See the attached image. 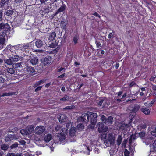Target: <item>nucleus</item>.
<instances>
[{
    "mask_svg": "<svg viewBox=\"0 0 156 156\" xmlns=\"http://www.w3.org/2000/svg\"><path fill=\"white\" fill-rule=\"evenodd\" d=\"M131 117L129 118L128 124L119 123L117 125L119 131H122L124 133H126L129 129V127L131 126L132 122Z\"/></svg>",
    "mask_w": 156,
    "mask_h": 156,
    "instance_id": "nucleus-1",
    "label": "nucleus"
},
{
    "mask_svg": "<svg viewBox=\"0 0 156 156\" xmlns=\"http://www.w3.org/2000/svg\"><path fill=\"white\" fill-rule=\"evenodd\" d=\"M89 114V121L90 123L93 125V127H94V125L95 124L97 121V118L98 114L96 113H93L88 112Z\"/></svg>",
    "mask_w": 156,
    "mask_h": 156,
    "instance_id": "nucleus-2",
    "label": "nucleus"
},
{
    "mask_svg": "<svg viewBox=\"0 0 156 156\" xmlns=\"http://www.w3.org/2000/svg\"><path fill=\"white\" fill-rule=\"evenodd\" d=\"M101 119L103 122L108 125H111L113 122V117L109 116L107 119L104 115H102L101 117Z\"/></svg>",
    "mask_w": 156,
    "mask_h": 156,
    "instance_id": "nucleus-3",
    "label": "nucleus"
},
{
    "mask_svg": "<svg viewBox=\"0 0 156 156\" xmlns=\"http://www.w3.org/2000/svg\"><path fill=\"white\" fill-rule=\"evenodd\" d=\"M61 131H62L58 134V137L60 141H62L65 139L66 135L67 132V129L63 128H62Z\"/></svg>",
    "mask_w": 156,
    "mask_h": 156,
    "instance_id": "nucleus-4",
    "label": "nucleus"
},
{
    "mask_svg": "<svg viewBox=\"0 0 156 156\" xmlns=\"http://www.w3.org/2000/svg\"><path fill=\"white\" fill-rule=\"evenodd\" d=\"M45 130V128L44 126H39L35 128L34 132L36 134L41 135L44 132Z\"/></svg>",
    "mask_w": 156,
    "mask_h": 156,
    "instance_id": "nucleus-5",
    "label": "nucleus"
},
{
    "mask_svg": "<svg viewBox=\"0 0 156 156\" xmlns=\"http://www.w3.org/2000/svg\"><path fill=\"white\" fill-rule=\"evenodd\" d=\"M78 120H80L82 122H83L87 123L89 121V114L88 113V112L86 113H84L82 114L80 118H78Z\"/></svg>",
    "mask_w": 156,
    "mask_h": 156,
    "instance_id": "nucleus-6",
    "label": "nucleus"
},
{
    "mask_svg": "<svg viewBox=\"0 0 156 156\" xmlns=\"http://www.w3.org/2000/svg\"><path fill=\"white\" fill-rule=\"evenodd\" d=\"M115 137L113 134L110 133L108 135V140L109 141L110 144L113 145L115 142Z\"/></svg>",
    "mask_w": 156,
    "mask_h": 156,
    "instance_id": "nucleus-7",
    "label": "nucleus"
},
{
    "mask_svg": "<svg viewBox=\"0 0 156 156\" xmlns=\"http://www.w3.org/2000/svg\"><path fill=\"white\" fill-rule=\"evenodd\" d=\"M45 42L39 39L37 40L35 42V46L38 48H41L44 45Z\"/></svg>",
    "mask_w": 156,
    "mask_h": 156,
    "instance_id": "nucleus-8",
    "label": "nucleus"
},
{
    "mask_svg": "<svg viewBox=\"0 0 156 156\" xmlns=\"http://www.w3.org/2000/svg\"><path fill=\"white\" fill-rule=\"evenodd\" d=\"M68 120L67 116L64 114H61L59 119V122L62 123L67 122Z\"/></svg>",
    "mask_w": 156,
    "mask_h": 156,
    "instance_id": "nucleus-9",
    "label": "nucleus"
},
{
    "mask_svg": "<svg viewBox=\"0 0 156 156\" xmlns=\"http://www.w3.org/2000/svg\"><path fill=\"white\" fill-rule=\"evenodd\" d=\"M153 141V138L152 137L148 136V138L143 140V142L145 143L146 145H148L151 144Z\"/></svg>",
    "mask_w": 156,
    "mask_h": 156,
    "instance_id": "nucleus-10",
    "label": "nucleus"
},
{
    "mask_svg": "<svg viewBox=\"0 0 156 156\" xmlns=\"http://www.w3.org/2000/svg\"><path fill=\"white\" fill-rule=\"evenodd\" d=\"M150 131L152 135L156 137V126H152L150 128Z\"/></svg>",
    "mask_w": 156,
    "mask_h": 156,
    "instance_id": "nucleus-11",
    "label": "nucleus"
},
{
    "mask_svg": "<svg viewBox=\"0 0 156 156\" xmlns=\"http://www.w3.org/2000/svg\"><path fill=\"white\" fill-rule=\"evenodd\" d=\"M98 130L99 132H105V129L104 125L101 122H99L98 124Z\"/></svg>",
    "mask_w": 156,
    "mask_h": 156,
    "instance_id": "nucleus-12",
    "label": "nucleus"
},
{
    "mask_svg": "<svg viewBox=\"0 0 156 156\" xmlns=\"http://www.w3.org/2000/svg\"><path fill=\"white\" fill-rule=\"evenodd\" d=\"M5 38L0 37V50L3 49L5 46L6 44H5Z\"/></svg>",
    "mask_w": 156,
    "mask_h": 156,
    "instance_id": "nucleus-13",
    "label": "nucleus"
},
{
    "mask_svg": "<svg viewBox=\"0 0 156 156\" xmlns=\"http://www.w3.org/2000/svg\"><path fill=\"white\" fill-rule=\"evenodd\" d=\"M53 138V136L51 134H48L45 136L44 140L46 143L49 142Z\"/></svg>",
    "mask_w": 156,
    "mask_h": 156,
    "instance_id": "nucleus-14",
    "label": "nucleus"
},
{
    "mask_svg": "<svg viewBox=\"0 0 156 156\" xmlns=\"http://www.w3.org/2000/svg\"><path fill=\"white\" fill-rule=\"evenodd\" d=\"M27 133H28V135L32 133L34 130L33 126L31 125L28 126L25 129Z\"/></svg>",
    "mask_w": 156,
    "mask_h": 156,
    "instance_id": "nucleus-15",
    "label": "nucleus"
},
{
    "mask_svg": "<svg viewBox=\"0 0 156 156\" xmlns=\"http://www.w3.org/2000/svg\"><path fill=\"white\" fill-rule=\"evenodd\" d=\"M25 69L27 72L34 73L35 72V69L34 67L30 66H27L25 68Z\"/></svg>",
    "mask_w": 156,
    "mask_h": 156,
    "instance_id": "nucleus-16",
    "label": "nucleus"
},
{
    "mask_svg": "<svg viewBox=\"0 0 156 156\" xmlns=\"http://www.w3.org/2000/svg\"><path fill=\"white\" fill-rule=\"evenodd\" d=\"M12 58L11 57H9V58L5 59L4 58V63L5 64H6L7 65H10L12 64L13 63L12 61Z\"/></svg>",
    "mask_w": 156,
    "mask_h": 156,
    "instance_id": "nucleus-17",
    "label": "nucleus"
},
{
    "mask_svg": "<svg viewBox=\"0 0 156 156\" xmlns=\"http://www.w3.org/2000/svg\"><path fill=\"white\" fill-rule=\"evenodd\" d=\"M140 111L142 112L146 115H149L150 113V111L148 109L143 107H142L140 109Z\"/></svg>",
    "mask_w": 156,
    "mask_h": 156,
    "instance_id": "nucleus-18",
    "label": "nucleus"
},
{
    "mask_svg": "<svg viewBox=\"0 0 156 156\" xmlns=\"http://www.w3.org/2000/svg\"><path fill=\"white\" fill-rule=\"evenodd\" d=\"M9 0H1L0 1L1 7H4L6 5H7L9 3Z\"/></svg>",
    "mask_w": 156,
    "mask_h": 156,
    "instance_id": "nucleus-19",
    "label": "nucleus"
},
{
    "mask_svg": "<svg viewBox=\"0 0 156 156\" xmlns=\"http://www.w3.org/2000/svg\"><path fill=\"white\" fill-rule=\"evenodd\" d=\"M30 62L33 65H35L38 64V59L37 57H34L31 59Z\"/></svg>",
    "mask_w": 156,
    "mask_h": 156,
    "instance_id": "nucleus-20",
    "label": "nucleus"
},
{
    "mask_svg": "<svg viewBox=\"0 0 156 156\" xmlns=\"http://www.w3.org/2000/svg\"><path fill=\"white\" fill-rule=\"evenodd\" d=\"M140 109V106L138 104H135L134 106L132 109V111L133 112L136 113Z\"/></svg>",
    "mask_w": 156,
    "mask_h": 156,
    "instance_id": "nucleus-21",
    "label": "nucleus"
},
{
    "mask_svg": "<svg viewBox=\"0 0 156 156\" xmlns=\"http://www.w3.org/2000/svg\"><path fill=\"white\" fill-rule=\"evenodd\" d=\"M51 62V58L49 57H45L44 60V66H46L50 63Z\"/></svg>",
    "mask_w": 156,
    "mask_h": 156,
    "instance_id": "nucleus-22",
    "label": "nucleus"
},
{
    "mask_svg": "<svg viewBox=\"0 0 156 156\" xmlns=\"http://www.w3.org/2000/svg\"><path fill=\"white\" fill-rule=\"evenodd\" d=\"M13 63L16 62L18 61L20 58V56L18 55H15L11 57Z\"/></svg>",
    "mask_w": 156,
    "mask_h": 156,
    "instance_id": "nucleus-23",
    "label": "nucleus"
},
{
    "mask_svg": "<svg viewBox=\"0 0 156 156\" xmlns=\"http://www.w3.org/2000/svg\"><path fill=\"white\" fill-rule=\"evenodd\" d=\"M56 36V34L55 32H53L51 33L49 35V39L51 41L53 40Z\"/></svg>",
    "mask_w": 156,
    "mask_h": 156,
    "instance_id": "nucleus-24",
    "label": "nucleus"
},
{
    "mask_svg": "<svg viewBox=\"0 0 156 156\" xmlns=\"http://www.w3.org/2000/svg\"><path fill=\"white\" fill-rule=\"evenodd\" d=\"M76 128L74 127L71 128L69 131V135L71 136H74L75 135Z\"/></svg>",
    "mask_w": 156,
    "mask_h": 156,
    "instance_id": "nucleus-25",
    "label": "nucleus"
},
{
    "mask_svg": "<svg viewBox=\"0 0 156 156\" xmlns=\"http://www.w3.org/2000/svg\"><path fill=\"white\" fill-rule=\"evenodd\" d=\"M6 71L9 73L11 74H14L15 73V70L13 68H7L6 69Z\"/></svg>",
    "mask_w": 156,
    "mask_h": 156,
    "instance_id": "nucleus-26",
    "label": "nucleus"
},
{
    "mask_svg": "<svg viewBox=\"0 0 156 156\" xmlns=\"http://www.w3.org/2000/svg\"><path fill=\"white\" fill-rule=\"evenodd\" d=\"M66 21L64 20L61 21L60 24L61 27L62 29H65L66 28Z\"/></svg>",
    "mask_w": 156,
    "mask_h": 156,
    "instance_id": "nucleus-27",
    "label": "nucleus"
},
{
    "mask_svg": "<svg viewBox=\"0 0 156 156\" xmlns=\"http://www.w3.org/2000/svg\"><path fill=\"white\" fill-rule=\"evenodd\" d=\"M23 62H22L20 63H17L16 64H15L14 65L16 68H22L23 67Z\"/></svg>",
    "mask_w": 156,
    "mask_h": 156,
    "instance_id": "nucleus-28",
    "label": "nucleus"
},
{
    "mask_svg": "<svg viewBox=\"0 0 156 156\" xmlns=\"http://www.w3.org/2000/svg\"><path fill=\"white\" fill-rule=\"evenodd\" d=\"M66 123H65L63 124L64 126H66V128H63V129H67V132H68V129L70 127V124H71V122H69V121H67V122H66Z\"/></svg>",
    "mask_w": 156,
    "mask_h": 156,
    "instance_id": "nucleus-29",
    "label": "nucleus"
},
{
    "mask_svg": "<svg viewBox=\"0 0 156 156\" xmlns=\"http://www.w3.org/2000/svg\"><path fill=\"white\" fill-rule=\"evenodd\" d=\"M122 141V137L121 136L119 135L117 140V144L119 146L121 143Z\"/></svg>",
    "mask_w": 156,
    "mask_h": 156,
    "instance_id": "nucleus-30",
    "label": "nucleus"
},
{
    "mask_svg": "<svg viewBox=\"0 0 156 156\" xmlns=\"http://www.w3.org/2000/svg\"><path fill=\"white\" fill-rule=\"evenodd\" d=\"M65 9V6L64 5H62L57 11V13L64 11Z\"/></svg>",
    "mask_w": 156,
    "mask_h": 156,
    "instance_id": "nucleus-31",
    "label": "nucleus"
},
{
    "mask_svg": "<svg viewBox=\"0 0 156 156\" xmlns=\"http://www.w3.org/2000/svg\"><path fill=\"white\" fill-rule=\"evenodd\" d=\"M77 128L80 131L84 129L83 125V124L80 123L78 124Z\"/></svg>",
    "mask_w": 156,
    "mask_h": 156,
    "instance_id": "nucleus-32",
    "label": "nucleus"
},
{
    "mask_svg": "<svg viewBox=\"0 0 156 156\" xmlns=\"http://www.w3.org/2000/svg\"><path fill=\"white\" fill-rule=\"evenodd\" d=\"M13 12V11L12 10H7L5 12V13L7 16L12 15Z\"/></svg>",
    "mask_w": 156,
    "mask_h": 156,
    "instance_id": "nucleus-33",
    "label": "nucleus"
},
{
    "mask_svg": "<svg viewBox=\"0 0 156 156\" xmlns=\"http://www.w3.org/2000/svg\"><path fill=\"white\" fill-rule=\"evenodd\" d=\"M69 97L67 95H65L63 98L60 99V101H69Z\"/></svg>",
    "mask_w": 156,
    "mask_h": 156,
    "instance_id": "nucleus-34",
    "label": "nucleus"
},
{
    "mask_svg": "<svg viewBox=\"0 0 156 156\" xmlns=\"http://www.w3.org/2000/svg\"><path fill=\"white\" fill-rule=\"evenodd\" d=\"M8 148V146L7 145L3 144L2 145L1 147V149L3 150H6Z\"/></svg>",
    "mask_w": 156,
    "mask_h": 156,
    "instance_id": "nucleus-35",
    "label": "nucleus"
},
{
    "mask_svg": "<svg viewBox=\"0 0 156 156\" xmlns=\"http://www.w3.org/2000/svg\"><path fill=\"white\" fill-rule=\"evenodd\" d=\"M75 108V106L72 105L71 106H67L64 108L63 109L64 110H71L74 109Z\"/></svg>",
    "mask_w": 156,
    "mask_h": 156,
    "instance_id": "nucleus-36",
    "label": "nucleus"
},
{
    "mask_svg": "<svg viewBox=\"0 0 156 156\" xmlns=\"http://www.w3.org/2000/svg\"><path fill=\"white\" fill-rule=\"evenodd\" d=\"M7 37L6 33L4 32H0V37L2 38H5Z\"/></svg>",
    "mask_w": 156,
    "mask_h": 156,
    "instance_id": "nucleus-37",
    "label": "nucleus"
},
{
    "mask_svg": "<svg viewBox=\"0 0 156 156\" xmlns=\"http://www.w3.org/2000/svg\"><path fill=\"white\" fill-rule=\"evenodd\" d=\"M79 38L78 36L76 35L74 36L73 38V41L74 43L76 44L77 43L78 40Z\"/></svg>",
    "mask_w": 156,
    "mask_h": 156,
    "instance_id": "nucleus-38",
    "label": "nucleus"
},
{
    "mask_svg": "<svg viewBox=\"0 0 156 156\" xmlns=\"http://www.w3.org/2000/svg\"><path fill=\"white\" fill-rule=\"evenodd\" d=\"M49 11L50 10L49 9V7L45 8L42 11V13L44 14L48 13H49Z\"/></svg>",
    "mask_w": 156,
    "mask_h": 156,
    "instance_id": "nucleus-39",
    "label": "nucleus"
},
{
    "mask_svg": "<svg viewBox=\"0 0 156 156\" xmlns=\"http://www.w3.org/2000/svg\"><path fill=\"white\" fill-rule=\"evenodd\" d=\"M104 143L106 147H109L111 146H112V144H110L109 141L108 140H106L104 141Z\"/></svg>",
    "mask_w": 156,
    "mask_h": 156,
    "instance_id": "nucleus-40",
    "label": "nucleus"
},
{
    "mask_svg": "<svg viewBox=\"0 0 156 156\" xmlns=\"http://www.w3.org/2000/svg\"><path fill=\"white\" fill-rule=\"evenodd\" d=\"M20 133L22 135L24 136L28 135L26 129L21 130L20 131Z\"/></svg>",
    "mask_w": 156,
    "mask_h": 156,
    "instance_id": "nucleus-41",
    "label": "nucleus"
},
{
    "mask_svg": "<svg viewBox=\"0 0 156 156\" xmlns=\"http://www.w3.org/2000/svg\"><path fill=\"white\" fill-rule=\"evenodd\" d=\"M14 94L13 93H11V92H9V93H7V92H5L3 94H2V96L3 97L5 96H10Z\"/></svg>",
    "mask_w": 156,
    "mask_h": 156,
    "instance_id": "nucleus-42",
    "label": "nucleus"
},
{
    "mask_svg": "<svg viewBox=\"0 0 156 156\" xmlns=\"http://www.w3.org/2000/svg\"><path fill=\"white\" fill-rule=\"evenodd\" d=\"M29 47L28 44H27L26 45H23L21 47V50L23 51L25 50L26 49H27Z\"/></svg>",
    "mask_w": 156,
    "mask_h": 156,
    "instance_id": "nucleus-43",
    "label": "nucleus"
},
{
    "mask_svg": "<svg viewBox=\"0 0 156 156\" xmlns=\"http://www.w3.org/2000/svg\"><path fill=\"white\" fill-rule=\"evenodd\" d=\"M10 135L11 137V139L12 140L13 139H17L19 137L18 136H16L15 135Z\"/></svg>",
    "mask_w": 156,
    "mask_h": 156,
    "instance_id": "nucleus-44",
    "label": "nucleus"
},
{
    "mask_svg": "<svg viewBox=\"0 0 156 156\" xmlns=\"http://www.w3.org/2000/svg\"><path fill=\"white\" fill-rule=\"evenodd\" d=\"M18 146V144L17 142H15L12 144L10 147L11 149H13L17 147Z\"/></svg>",
    "mask_w": 156,
    "mask_h": 156,
    "instance_id": "nucleus-45",
    "label": "nucleus"
},
{
    "mask_svg": "<svg viewBox=\"0 0 156 156\" xmlns=\"http://www.w3.org/2000/svg\"><path fill=\"white\" fill-rule=\"evenodd\" d=\"M124 154L125 156H129V152L126 149L124 152Z\"/></svg>",
    "mask_w": 156,
    "mask_h": 156,
    "instance_id": "nucleus-46",
    "label": "nucleus"
},
{
    "mask_svg": "<svg viewBox=\"0 0 156 156\" xmlns=\"http://www.w3.org/2000/svg\"><path fill=\"white\" fill-rule=\"evenodd\" d=\"M145 133L144 132H141L139 133V136L141 138H143L145 136Z\"/></svg>",
    "mask_w": 156,
    "mask_h": 156,
    "instance_id": "nucleus-47",
    "label": "nucleus"
},
{
    "mask_svg": "<svg viewBox=\"0 0 156 156\" xmlns=\"http://www.w3.org/2000/svg\"><path fill=\"white\" fill-rule=\"evenodd\" d=\"M46 80H47L46 79H42V80H41L38 81V82L39 83V84H40V85H41V84H42L44 83L45 82Z\"/></svg>",
    "mask_w": 156,
    "mask_h": 156,
    "instance_id": "nucleus-48",
    "label": "nucleus"
},
{
    "mask_svg": "<svg viewBox=\"0 0 156 156\" xmlns=\"http://www.w3.org/2000/svg\"><path fill=\"white\" fill-rule=\"evenodd\" d=\"M18 141L21 145H24L26 143V142L24 140H19Z\"/></svg>",
    "mask_w": 156,
    "mask_h": 156,
    "instance_id": "nucleus-49",
    "label": "nucleus"
},
{
    "mask_svg": "<svg viewBox=\"0 0 156 156\" xmlns=\"http://www.w3.org/2000/svg\"><path fill=\"white\" fill-rule=\"evenodd\" d=\"M5 81L6 80L5 78L0 76V83H4Z\"/></svg>",
    "mask_w": 156,
    "mask_h": 156,
    "instance_id": "nucleus-50",
    "label": "nucleus"
},
{
    "mask_svg": "<svg viewBox=\"0 0 156 156\" xmlns=\"http://www.w3.org/2000/svg\"><path fill=\"white\" fill-rule=\"evenodd\" d=\"M5 24L3 23H0V30L4 29V28L5 27Z\"/></svg>",
    "mask_w": 156,
    "mask_h": 156,
    "instance_id": "nucleus-51",
    "label": "nucleus"
},
{
    "mask_svg": "<svg viewBox=\"0 0 156 156\" xmlns=\"http://www.w3.org/2000/svg\"><path fill=\"white\" fill-rule=\"evenodd\" d=\"M104 99H101L100 100V101L98 103V106H101L102 104V103L104 102Z\"/></svg>",
    "mask_w": 156,
    "mask_h": 156,
    "instance_id": "nucleus-52",
    "label": "nucleus"
},
{
    "mask_svg": "<svg viewBox=\"0 0 156 156\" xmlns=\"http://www.w3.org/2000/svg\"><path fill=\"white\" fill-rule=\"evenodd\" d=\"M144 105L147 106V107H151V105H150L151 104L150 103V102H145L144 103Z\"/></svg>",
    "mask_w": 156,
    "mask_h": 156,
    "instance_id": "nucleus-53",
    "label": "nucleus"
},
{
    "mask_svg": "<svg viewBox=\"0 0 156 156\" xmlns=\"http://www.w3.org/2000/svg\"><path fill=\"white\" fill-rule=\"evenodd\" d=\"M95 43L96 44L97 48H99L101 46V45L100 42H97V41H96L95 42Z\"/></svg>",
    "mask_w": 156,
    "mask_h": 156,
    "instance_id": "nucleus-54",
    "label": "nucleus"
},
{
    "mask_svg": "<svg viewBox=\"0 0 156 156\" xmlns=\"http://www.w3.org/2000/svg\"><path fill=\"white\" fill-rule=\"evenodd\" d=\"M5 141L7 142L12 140L11 139V137H10V135H8V136L5 138Z\"/></svg>",
    "mask_w": 156,
    "mask_h": 156,
    "instance_id": "nucleus-55",
    "label": "nucleus"
},
{
    "mask_svg": "<svg viewBox=\"0 0 156 156\" xmlns=\"http://www.w3.org/2000/svg\"><path fill=\"white\" fill-rule=\"evenodd\" d=\"M42 86H40L38 87L37 88H36L35 90V92H37L40 90L42 87Z\"/></svg>",
    "mask_w": 156,
    "mask_h": 156,
    "instance_id": "nucleus-56",
    "label": "nucleus"
},
{
    "mask_svg": "<svg viewBox=\"0 0 156 156\" xmlns=\"http://www.w3.org/2000/svg\"><path fill=\"white\" fill-rule=\"evenodd\" d=\"M57 46V44H54V43H52L50 46L51 48H55Z\"/></svg>",
    "mask_w": 156,
    "mask_h": 156,
    "instance_id": "nucleus-57",
    "label": "nucleus"
},
{
    "mask_svg": "<svg viewBox=\"0 0 156 156\" xmlns=\"http://www.w3.org/2000/svg\"><path fill=\"white\" fill-rule=\"evenodd\" d=\"M5 26L4 29L5 30H7L9 29L10 28L9 26L8 25V24H5Z\"/></svg>",
    "mask_w": 156,
    "mask_h": 156,
    "instance_id": "nucleus-58",
    "label": "nucleus"
},
{
    "mask_svg": "<svg viewBox=\"0 0 156 156\" xmlns=\"http://www.w3.org/2000/svg\"><path fill=\"white\" fill-rule=\"evenodd\" d=\"M62 128H61L60 127V126H57L55 128V130H56V131H58L59 130L61 129Z\"/></svg>",
    "mask_w": 156,
    "mask_h": 156,
    "instance_id": "nucleus-59",
    "label": "nucleus"
},
{
    "mask_svg": "<svg viewBox=\"0 0 156 156\" xmlns=\"http://www.w3.org/2000/svg\"><path fill=\"white\" fill-rule=\"evenodd\" d=\"M115 152V151L113 150H110L109 151V153L110 155H113L114 154Z\"/></svg>",
    "mask_w": 156,
    "mask_h": 156,
    "instance_id": "nucleus-60",
    "label": "nucleus"
},
{
    "mask_svg": "<svg viewBox=\"0 0 156 156\" xmlns=\"http://www.w3.org/2000/svg\"><path fill=\"white\" fill-rule=\"evenodd\" d=\"M15 153H8L6 156H15Z\"/></svg>",
    "mask_w": 156,
    "mask_h": 156,
    "instance_id": "nucleus-61",
    "label": "nucleus"
},
{
    "mask_svg": "<svg viewBox=\"0 0 156 156\" xmlns=\"http://www.w3.org/2000/svg\"><path fill=\"white\" fill-rule=\"evenodd\" d=\"M135 85V83L133 81L130 84L129 87H132L134 85Z\"/></svg>",
    "mask_w": 156,
    "mask_h": 156,
    "instance_id": "nucleus-62",
    "label": "nucleus"
},
{
    "mask_svg": "<svg viewBox=\"0 0 156 156\" xmlns=\"http://www.w3.org/2000/svg\"><path fill=\"white\" fill-rule=\"evenodd\" d=\"M153 151H154V147L156 148V140H155L154 142L153 143Z\"/></svg>",
    "mask_w": 156,
    "mask_h": 156,
    "instance_id": "nucleus-63",
    "label": "nucleus"
},
{
    "mask_svg": "<svg viewBox=\"0 0 156 156\" xmlns=\"http://www.w3.org/2000/svg\"><path fill=\"white\" fill-rule=\"evenodd\" d=\"M95 16H96V17H98L99 18H100L101 17V16H100L99 15V14H98L96 12H95L94 13H93V14Z\"/></svg>",
    "mask_w": 156,
    "mask_h": 156,
    "instance_id": "nucleus-64",
    "label": "nucleus"
}]
</instances>
